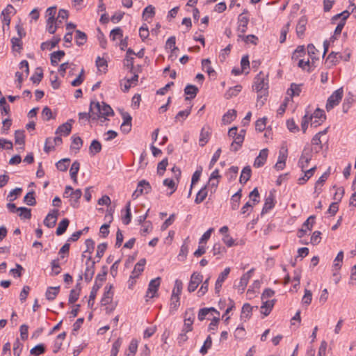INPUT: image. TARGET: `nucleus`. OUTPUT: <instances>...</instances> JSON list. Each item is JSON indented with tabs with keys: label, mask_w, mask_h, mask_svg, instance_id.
Returning <instances> with one entry per match:
<instances>
[{
	"label": "nucleus",
	"mask_w": 356,
	"mask_h": 356,
	"mask_svg": "<svg viewBox=\"0 0 356 356\" xmlns=\"http://www.w3.org/2000/svg\"><path fill=\"white\" fill-rule=\"evenodd\" d=\"M90 110L92 113V120H95L100 118H106V116L113 115L114 112L112 108L108 105L102 102H91L90 105Z\"/></svg>",
	"instance_id": "1"
},
{
	"label": "nucleus",
	"mask_w": 356,
	"mask_h": 356,
	"mask_svg": "<svg viewBox=\"0 0 356 356\" xmlns=\"http://www.w3.org/2000/svg\"><path fill=\"white\" fill-rule=\"evenodd\" d=\"M268 89V75L260 72L254 78L253 90L259 93L257 98H261L262 95H266Z\"/></svg>",
	"instance_id": "2"
},
{
	"label": "nucleus",
	"mask_w": 356,
	"mask_h": 356,
	"mask_svg": "<svg viewBox=\"0 0 356 356\" xmlns=\"http://www.w3.org/2000/svg\"><path fill=\"white\" fill-rule=\"evenodd\" d=\"M343 95V88H339L332 92L328 97L325 108L327 111L332 110L334 106H337L341 102Z\"/></svg>",
	"instance_id": "3"
},
{
	"label": "nucleus",
	"mask_w": 356,
	"mask_h": 356,
	"mask_svg": "<svg viewBox=\"0 0 356 356\" xmlns=\"http://www.w3.org/2000/svg\"><path fill=\"white\" fill-rule=\"evenodd\" d=\"M325 114L323 110L316 109L314 113L309 117L311 126L317 127L321 125L325 120Z\"/></svg>",
	"instance_id": "4"
},
{
	"label": "nucleus",
	"mask_w": 356,
	"mask_h": 356,
	"mask_svg": "<svg viewBox=\"0 0 356 356\" xmlns=\"http://www.w3.org/2000/svg\"><path fill=\"white\" fill-rule=\"evenodd\" d=\"M195 319V315L193 309H188L185 312L184 325L182 329L184 332H191L193 330V323Z\"/></svg>",
	"instance_id": "5"
},
{
	"label": "nucleus",
	"mask_w": 356,
	"mask_h": 356,
	"mask_svg": "<svg viewBox=\"0 0 356 356\" xmlns=\"http://www.w3.org/2000/svg\"><path fill=\"white\" fill-rule=\"evenodd\" d=\"M315 216H310L302 224V227L298 231V237L302 238L308 231H311L314 224Z\"/></svg>",
	"instance_id": "6"
},
{
	"label": "nucleus",
	"mask_w": 356,
	"mask_h": 356,
	"mask_svg": "<svg viewBox=\"0 0 356 356\" xmlns=\"http://www.w3.org/2000/svg\"><path fill=\"white\" fill-rule=\"evenodd\" d=\"M312 157V150L309 149H304L298 161V166L302 171L307 168Z\"/></svg>",
	"instance_id": "7"
},
{
	"label": "nucleus",
	"mask_w": 356,
	"mask_h": 356,
	"mask_svg": "<svg viewBox=\"0 0 356 356\" xmlns=\"http://www.w3.org/2000/svg\"><path fill=\"white\" fill-rule=\"evenodd\" d=\"M59 215L58 209H53L49 212L44 220V225L49 228L54 227L56 224Z\"/></svg>",
	"instance_id": "8"
},
{
	"label": "nucleus",
	"mask_w": 356,
	"mask_h": 356,
	"mask_svg": "<svg viewBox=\"0 0 356 356\" xmlns=\"http://www.w3.org/2000/svg\"><path fill=\"white\" fill-rule=\"evenodd\" d=\"M161 284V278L159 277L152 280L148 285L146 296L150 298H154L158 291Z\"/></svg>",
	"instance_id": "9"
},
{
	"label": "nucleus",
	"mask_w": 356,
	"mask_h": 356,
	"mask_svg": "<svg viewBox=\"0 0 356 356\" xmlns=\"http://www.w3.org/2000/svg\"><path fill=\"white\" fill-rule=\"evenodd\" d=\"M203 276L200 273H193L188 286V291L193 292L197 288L198 285L202 282Z\"/></svg>",
	"instance_id": "10"
},
{
	"label": "nucleus",
	"mask_w": 356,
	"mask_h": 356,
	"mask_svg": "<svg viewBox=\"0 0 356 356\" xmlns=\"http://www.w3.org/2000/svg\"><path fill=\"white\" fill-rule=\"evenodd\" d=\"M95 261H91V256H89L86 261V268L84 273L86 282H89L92 280L95 273Z\"/></svg>",
	"instance_id": "11"
},
{
	"label": "nucleus",
	"mask_w": 356,
	"mask_h": 356,
	"mask_svg": "<svg viewBox=\"0 0 356 356\" xmlns=\"http://www.w3.org/2000/svg\"><path fill=\"white\" fill-rule=\"evenodd\" d=\"M248 22L249 18L248 17L243 15V13L239 15L237 27V31L239 33L238 35H243L247 31Z\"/></svg>",
	"instance_id": "12"
},
{
	"label": "nucleus",
	"mask_w": 356,
	"mask_h": 356,
	"mask_svg": "<svg viewBox=\"0 0 356 356\" xmlns=\"http://www.w3.org/2000/svg\"><path fill=\"white\" fill-rule=\"evenodd\" d=\"M230 273V268L227 267L224 270L218 275V277L215 284V291L216 293H218L221 289L222 283L228 277Z\"/></svg>",
	"instance_id": "13"
},
{
	"label": "nucleus",
	"mask_w": 356,
	"mask_h": 356,
	"mask_svg": "<svg viewBox=\"0 0 356 356\" xmlns=\"http://www.w3.org/2000/svg\"><path fill=\"white\" fill-rule=\"evenodd\" d=\"M254 271V268H252L241 276L239 284L237 286L238 290L241 291V292H243L244 290L245 289L250 279L252 276Z\"/></svg>",
	"instance_id": "14"
},
{
	"label": "nucleus",
	"mask_w": 356,
	"mask_h": 356,
	"mask_svg": "<svg viewBox=\"0 0 356 356\" xmlns=\"http://www.w3.org/2000/svg\"><path fill=\"white\" fill-rule=\"evenodd\" d=\"M268 149L265 148L260 151L259 155L256 157L254 162V166L255 168H260L263 166L268 158Z\"/></svg>",
	"instance_id": "15"
},
{
	"label": "nucleus",
	"mask_w": 356,
	"mask_h": 356,
	"mask_svg": "<svg viewBox=\"0 0 356 356\" xmlns=\"http://www.w3.org/2000/svg\"><path fill=\"white\" fill-rule=\"evenodd\" d=\"M82 195V191L81 189H76L74 191H72L68 197H70V205L74 208H77L79 204V199Z\"/></svg>",
	"instance_id": "16"
},
{
	"label": "nucleus",
	"mask_w": 356,
	"mask_h": 356,
	"mask_svg": "<svg viewBox=\"0 0 356 356\" xmlns=\"http://www.w3.org/2000/svg\"><path fill=\"white\" fill-rule=\"evenodd\" d=\"M355 101L356 95H355L352 92H348L343 100V103L342 105L343 111L344 113H347L349 108L351 107V106Z\"/></svg>",
	"instance_id": "17"
},
{
	"label": "nucleus",
	"mask_w": 356,
	"mask_h": 356,
	"mask_svg": "<svg viewBox=\"0 0 356 356\" xmlns=\"http://www.w3.org/2000/svg\"><path fill=\"white\" fill-rule=\"evenodd\" d=\"M307 23V19L305 16H302L296 25V33L298 37L301 38L306 30V25Z\"/></svg>",
	"instance_id": "18"
},
{
	"label": "nucleus",
	"mask_w": 356,
	"mask_h": 356,
	"mask_svg": "<svg viewBox=\"0 0 356 356\" xmlns=\"http://www.w3.org/2000/svg\"><path fill=\"white\" fill-rule=\"evenodd\" d=\"M111 289L112 285H110L109 286H106L104 289L105 291L101 300L102 305H106L111 302L113 296V292L111 291Z\"/></svg>",
	"instance_id": "19"
},
{
	"label": "nucleus",
	"mask_w": 356,
	"mask_h": 356,
	"mask_svg": "<svg viewBox=\"0 0 356 356\" xmlns=\"http://www.w3.org/2000/svg\"><path fill=\"white\" fill-rule=\"evenodd\" d=\"M145 264L146 260L145 259H140L139 261L135 265L130 277L133 279L138 277L139 275L144 270V266Z\"/></svg>",
	"instance_id": "20"
},
{
	"label": "nucleus",
	"mask_w": 356,
	"mask_h": 356,
	"mask_svg": "<svg viewBox=\"0 0 356 356\" xmlns=\"http://www.w3.org/2000/svg\"><path fill=\"white\" fill-rule=\"evenodd\" d=\"M183 287V283L179 280H176L175 282V286L172 290L171 300L177 299V302L179 300V296L181 293Z\"/></svg>",
	"instance_id": "21"
},
{
	"label": "nucleus",
	"mask_w": 356,
	"mask_h": 356,
	"mask_svg": "<svg viewBox=\"0 0 356 356\" xmlns=\"http://www.w3.org/2000/svg\"><path fill=\"white\" fill-rule=\"evenodd\" d=\"M275 207L274 195L272 193L266 198L261 213H268Z\"/></svg>",
	"instance_id": "22"
},
{
	"label": "nucleus",
	"mask_w": 356,
	"mask_h": 356,
	"mask_svg": "<svg viewBox=\"0 0 356 356\" xmlns=\"http://www.w3.org/2000/svg\"><path fill=\"white\" fill-rule=\"evenodd\" d=\"M210 134L211 133L209 128L203 127L202 129L199 139V145L201 147H204L207 143Z\"/></svg>",
	"instance_id": "23"
},
{
	"label": "nucleus",
	"mask_w": 356,
	"mask_h": 356,
	"mask_svg": "<svg viewBox=\"0 0 356 356\" xmlns=\"http://www.w3.org/2000/svg\"><path fill=\"white\" fill-rule=\"evenodd\" d=\"M150 190L151 186L148 181L145 180H141L138 182L136 188V192H139V194H147Z\"/></svg>",
	"instance_id": "24"
},
{
	"label": "nucleus",
	"mask_w": 356,
	"mask_h": 356,
	"mask_svg": "<svg viewBox=\"0 0 356 356\" xmlns=\"http://www.w3.org/2000/svg\"><path fill=\"white\" fill-rule=\"evenodd\" d=\"M72 130V124L67 122L65 123H63V124L60 125L56 131V134H60L63 136H68Z\"/></svg>",
	"instance_id": "25"
},
{
	"label": "nucleus",
	"mask_w": 356,
	"mask_h": 356,
	"mask_svg": "<svg viewBox=\"0 0 356 356\" xmlns=\"http://www.w3.org/2000/svg\"><path fill=\"white\" fill-rule=\"evenodd\" d=\"M227 252L226 248L220 243H216L212 248V252L214 256H218V259L221 258Z\"/></svg>",
	"instance_id": "26"
},
{
	"label": "nucleus",
	"mask_w": 356,
	"mask_h": 356,
	"mask_svg": "<svg viewBox=\"0 0 356 356\" xmlns=\"http://www.w3.org/2000/svg\"><path fill=\"white\" fill-rule=\"evenodd\" d=\"M197 92L198 88L195 86L191 84L187 85L184 89V92L186 95H188L189 97H186V99L188 100L189 99L195 98L197 95Z\"/></svg>",
	"instance_id": "27"
},
{
	"label": "nucleus",
	"mask_w": 356,
	"mask_h": 356,
	"mask_svg": "<svg viewBox=\"0 0 356 356\" xmlns=\"http://www.w3.org/2000/svg\"><path fill=\"white\" fill-rule=\"evenodd\" d=\"M65 51L62 50H58L57 51H54L50 55L51 63L54 66H56L58 63L61 60V58L65 56Z\"/></svg>",
	"instance_id": "28"
},
{
	"label": "nucleus",
	"mask_w": 356,
	"mask_h": 356,
	"mask_svg": "<svg viewBox=\"0 0 356 356\" xmlns=\"http://www.w3.org/2000/svg\"><path fill=\"white\" fill-rule=\"evenodd\" d=\"M155 8L152 5H149L143 10L142 17L145 21L149 18H153L155 15Z\"/></svg>",
	"instance_id": "29"
},
{
	"label": "nucleus",
	"mask_w": 356,
	"mask_h": 356,
	"mask_svg": "<svg viewBox=\"0 0 356 356\" xmlns=\"http://www.w3.org/2000/svg\"><path fill=\"white\" fill-rule=\"evenodd\" d=\"M102 150V145L100 142L97 140H93L90 145L89 147V152L91 156H95V154L99 153Z\"/></svg>",
	"instance_id": "30"
},
{
	"label": "nucleus",
	"mask_w": 356,
	"mask_h": 356,
	"mask_svg": "<svg viewBox=\"0 0 356 356\" xmlns=\"http://www.w3.org/2000/svg\"><path fill=\"white\" fill-rule=\"evenodd\" d=\"M59 290H60L59 286L48 287L46 291V293H45L46 298L50 301L54 300L56 298V297L57 296V295L58 294Z\"/></svg>",
	"instance_id": "31"
},
{
	"label": "nucleus",
	"mask_w": 356,
	"mask_h": 356,
	"mask_svg": "<svg viewBox=\"0 0 356 356\" xmlns=\"http://www.w3.org/2000/svg\"><path fill=\"white\" fill-rule=\"evenodd\" d=\"M106 275L107 267L104 266L102 267V273H99L95 278V286H97V289H99L102 285V282L106 280Z\"/></svg>",
	"instance_id": "32"
},
{
	"label": "nucleus",
	"mask_w": 356,
	"mask_h": 356,
	"mask_svg": "<svg viewBox=\"0 0 356 356\" xmlns=\"http://www.w3.org/2000/svg\"><path fill=\"white\" fill-rule=\"evenodd\" d=\"M321 132L316 134L312 140V144L314 146L312 151L314 149L316 152H318L322 149V144L321 140Z\"/></svg>",
	"instance_id": "33"
},
{
	"label": "nucleus",
	"mask_w": 356,
	"mask_h": 356,
	"mask_svg": "<svg viewBox=\"0 0 356 356\" xmlns=\"http://www.w3.org/2000/svg\"><path fill=\"white\" fill-rule=\"evenodd\" d=\"M70 220L67 218L63 219L58 224V226L56 229V234L58 236H60L63 234L69 226Z\"/></svg>",
	"instance_id": "34"
},
{
	"label": "nucleus",
	"mask_w": 356,
	"mask_h": 356,
	"mask_svg": "<svg viewBox=\"0 0 356 356\" xmlns=\"http://www.w3.org/2000/svg\"><path fill=\"white\" fill-rule=\"evenodd\" d=\"M274 302H275L274 300H266V301L263 302V305L261 307V313L264 316H266L270 313L271 309L273 307Z\"/></svg>",
	"instance_id": "35"
},
{
	"label": "nucleus",
	"mask_w": 356,
	"mask_h": 356,
	"mask_svg": "<svg viewBox=\"0 0 356 356\" xmlns=\"http://www.w3.org/2000/svg\"><path fill=\"white\" fill-rule=\"evenodd\" d=\"M80 168V163L77 161L73 162L70 170V174L71 179L74 181V182H77V174L79 172Z\"/></svg>",
	"instance_id": "36"
},
{
	"label": "nucleus",
	"mask_w": 356,
	"mask_h": 356,
	"mask_svg": "<svg viewBox=\"0 0 356 356\" xmlns=\"http://www.w3.org/2000/svg\"><path fill=\"white\" fill-rule=\"evenodd\" d=\"M75 41H76V44L78 46L80 47V46L83 45L87 41L86 34L80 30H76V35H75Z\"/></svg>",
	"instance_id": "37"
},
{
	"label": "nucleus",
	"mask_w": 356,
	"mask_h": 356,
	"mask_svg": "<svg viewBox=\"0 0 356 356\" xmlns=\"http://www.w3.org/2000/svg\"><path fill=\"white\" fill-rule=\"evenodd\" d=\"M24 130H17L15 133V144L22 145L21 149H24Z\"/></svg>",
	"instance_id": "38"
},
{
	"label": "nucleus",
	"mask_w": 356,
	"mask_h": 356,
	"mask_svg": "<svg viewBox=\"0 0 356 356\" xmlns=\"http://www.w3.org/2000/svg\"><path fill=\"white\" fill-rule=\"evenodd\" d=\"M316 170V167L314 166L307 170H304V176L302 177L299 178L298 183L299 184H304L310 177H312L315 171Z\"/></svg>",
	"instance_id": "39"
},
{
	"label": "nucleus",
	"mask_w": 356,
	"mask_h": 356,
	"mask_svg": "<svg viewBox=\"0 0 356 356\" xmlns=\"http://www.w3.org/2000/svg\"><path fill=\"white\" fill-rule=\"evenodd\" d=\"M251 176V168L250 166H245L242 170L240 176L241 184H245L250 178Z\"/></svg>",
	"instance_id": "40"
},
{
	"label": "nucleus",
	"mask_w": 356,
	"mask_h": 356,
	"mask_svg": "<svg viewBox=\"0 0 356 356\" xmlns=\"http://www.w3.org/2000/svg\"><path fill=\"white\" fill-rule=\"evenodd\" d=\"M236 111L234 109H231L224 114L222 120L225 124H229L236 118Z\"/></svg>",
	"instance_id": "41"
},
{
	"label": "nucleus",
	"mask_w": 356,
	"mask_h": 356,
	"mask_svg": "<svg viewBox=\"0 0 356 356\" xmlns=\"http://www.w3.org/2000/svg\"><path fill=\"white\" fill-rule=\"evenodd\" d=\"M188 237L184 241V243L181 246L180 252L178 255V259L180 261H183L186 259L188 252Z\"/></svg>",
	"instance_id": "42"
},
{
	"label": "nucleus",
	"mask_w": 356,
	"mask_h": 356,
	"mask_svg": "<svg viewBox=\"0 0 356 356\" xmlns=\"http://www.w3.org/2000/svg\"><path fill=\"white\" fill-rule=\"evenodd\" d=\"M342 59L343 56L341 54L334 51H332L327 56V60L332 65H337Z\"/></svg>",
	"instance_id": "43"
},
{
	"label": "nucleus",
	"mask_w": 356,
	"mask_h": 356,
	"mask_svg": "<svg viewBox=\"0 0 356 356\" xmlns=\"http://www.w3.org/2000/svg\"><path fill=\"white\" fill-rule=\"evenodd\" d=\"M43 77V71L41 67L35 69L34 74L31 76V80L33 83L38 84Z\"/></svg>",
	"instance_id": "44"
},
{
	"label": "nucleus",
	"mask_w": 356,
	"mask_h": 356,
	"mask_svg": "<svg viewBox=\"0 0 356 356\" xmlns=\"http://www.w3.org/2000/svg\"><path fill=\"white\" fill-rule=\"evenodd\" d=\"M81 291V288L79 286V284H77L76 286V289L71 290L70 296H69V303L75 302L79 296V292Z\"/></svg>",
	"instance_id": "45"
},
{
	"label": "nucleus",
	"mask_w": 356,
	"mask_h": 356,
	"mask_svg": "<svg viewBox=\"0 0 356 356\" xmlns=\"http://www.w3.org/2000/svg\"><path fill=\"white\" fill-rule=\"evenodd\" d=\"M131 220V202H128L125 207V215L122 218V222L128 225Z\"/></svg>",
	"instance_id": "46"
},
{
	"label": "nucleus",
	"mask_w": 356,
	"mask_h": 356,
	"mask_svg": "<svg viewBox=\"0 0 356 356\" xmlns=\"http://www.w3.org/2000/svg\"><path fill=\"white\" fill-rule=\"evenodd\" d=\"M252 307L250 306V304L245 303L243 305L242 307L241 318L242 319H244L245 321L246 319H248L250 317L251 313H252Z\"/></svg>",
	"instance_id": "47"
},
{
	"label": "nucleus",
	"mask_w": 356,
	"mask_h": 356,
	"mask_svg": "<svg viewBox=\"0 0 356 356\" xmlns=\"http://www.w3.org/2000/svg\"><path fill=\"white\" fill-rule=\"evenodd\" d=\"M202 70L208 73L209 76L215 74L214 70L211 66V60L209 58L203 59L202 61Z\"/></svg>",
	"instance_id": "48"
},
{
	"label": "nucleus",
	"mask_w": 356,
	"mask_h": 356,
	"mask_svg": "<svg viewBox=\"0 0 356 356\" xmlns=\"http://www.w3.org/2000/svg\"><path fill=\"white\" fill-rule=\"evenodd\" d=\"M241 86L237 85L233 88H230L225 94V96L227 99L232 98V97L236 96L239 92L241 90Z\"/></svg>",
	"instance_id": "49"
},
{
	"label": "nucleus",
	"mask_w": 356,
	"mask_h": 356,
	"mask_svg": "<svg viewBox=\"0 0 356 356\" xmlns=\"http://www.w3.org/2000/svg\"><path fill=\"white\" fill-rule=\"evenodd\" d=\"M207 196V187L204 186V187L202 188L197 193V195H196V197L195 200V202L196 204H200V203L202 202L205 200Z\"/></svg>",
	"instance_id": "50"
},
{
	"label": "nucleus",
	"mask_w": 356,
	"mask_h": 356,
	"mask_svg": "<svg viewBox=\"0 0 356 356\" xmlns=\"http://www.w3.org/2000/svg\"><path fill=\"white\" fill-rule=\"evenodd\" d=\"M301 92V85L291 83V88L288 89L287 94L291 97L298 96Z\"/></svg>",
	"instance_id": "51"
},
{
	"label": "nucleus",
	"mask_w": 356,
	"mask_h": 356,
	"mask_svg": "<svg viewBox=\"0 0 356 356\" xmlns=\"http://www.w3.org/2000/svg\"><path fill=\"white\" fill-rule=\"evenodd\" d=\"M70 162V159H63L58 161L56 164V168L58 170L65 172L67 170L69 163Z\"/></svg>",
	"instance_id": "52"
},
{
	"label": "nucleus",
	"mask_w": 356,
	"mask_h": 356,
	"mask_svg": "<svg viewBox=\"0 0 356 356\" xmlns=\"http://www.w3.org/2000/svg\"><path fill=\"white\" fill-rule=\"evenodd\" d=\"M211 346H212V339H211V336L209 335L207 337L206 340L204 341L203 346L201 347V348L200 350V353L202 355L207 354L208 350L209 348H211Z\"/></svg>",
	"instance_id": "53"
},
{
	"label": "nucleus",
	"mask_w": 356,
	"mask_h": 356,
	"mask_svg": "<svg viewBox=\"0 0 356 356\" xmlns=\"http://www.w3.org/2000/svg\"><path fill=\"white\" fill-rule=\"evenodd\" d=\"M123 31L121 28L116 27L111 30L110 33V38L111 40L115 41L116 39H121L123 36Z\"/></svg>",
	"instance_id": "54"
},
{
	"label": "nucleus",
	"mask_w": 356,
	"mask_h": 356,
	"mask_svg": "<svg viewBox=\"0 0 356 356\" xmlns=\"http://www.w3.org/2000/svg\"><path fill=\"white\" fill-rule=\"evenodd\" d=\"M19 211V216L22 219H30L31 218V210L26 207H19L17 209Z\"/></svg>",
	"instance_id": "55"
},
{
	"label": "nucleus",
	"mask_w": 356,
	"mask_h": 356,
	"mask_svg": "<svg viewBox=\"0 0 356 356\" xmlns=\"http://www.w3.org/2000/svg\"><path fill=\"white\" fill-rule=\"evenodd\" d=\"M175 44H176L175 36H171L166 41L165 48L170 49L172 50V54L174 51H176L178 50V48L175 46Z\"/></svg>",
	"instance_id": "56"
},
{
	"label": "nucleus",
	"mask_w": 356,
	"mask_h": 356,
	"mask_svg": "<svg viewBox=\"0 0 356 356\" xmlns=\"http://www.w3.org/2000/svg\"><path fill=\"white\" fill-rule=\"evenodd\" d=\"M72 143L71 145V149H75L76 150H79L83 145L82 139L79 136H72Z\"/></svg>",
	"instance_id": "57"
},
{
	"label": "nucleus",
	"mask_w": 356,
	"mask_h": 356,
	"mask_svg": "<svg viewBox=\"0 0 356 356\" xmlns=\"http://www.w3.org/2000/svg\"><path fill=\"white\" fill-rule=\"evenodd\" d=\"M134 57L126 55V57L124 60V65L127 67L130 72H134L135 70V67L134 66Z\"/></svg>",
	"instance_id": "58"
},
{
	"label": "nucleus",
	"mask_w": 356,
	"mask_h": 356,
	"mask_svg": "<svg viewBox=\"0 0 356 356\" xmlns=\"http://www.w3.org/2000/svg\"><path fill=\"white\" fill-rule=\"evenodd\" d=\"M238 37L241 38L245 43H251L253 44H257L258 38L254 35H238Z\"/></svg>",
	"instance_id": "59"
},
{
	"label": "nucleus",
	"mask_w": 356,
	"mask_h": 356,
	"mask_svg": "<svg viewBox=\"0 0 356 356\" xmlns=\"http://www.w3.org/2000/svg\"><path fill=\"white\" fill-rule=\"evenodd\" d=\"M24 202L29 206H34L36 204V201L34 197V192H29L24 198Z\"/></svg>",
	"instance_id": "60"
},
{
	"label": "nucleus",
	"mask_w": 356,
	"mask_h": 356,
	"mask_svg": "<svg viewBox=\"0 0 356 356\" xmlns=\"http://www.w3.org/2000/svg\"><path fill=\"white\" fill-rule=\"evenodd\" d=\"M55 145L53 138H47L45 140L44 151L48 154L54 149Z\"/></svg>",
	"instance_id": "61"
},
{
	"label": "nucleus",
	"mask_w": 356,
	"mask_h": 356,
	"mask_svg": "<svg viewBox=\"0 0 356 356\" xmlns=\"http://www.w3.org/2000/svg\"><path fill=\"white\" fill-rule=\"evenodd\" d=\"M65 337H66L65 332H63L57 336L56 340L55 341L56 349L54 350V353H56L60 348V347L62 346V341L65 339Z\"/></svg>",
	"instance_id": "62"
},
{
	"label": "nucleus",
	"mask_w": 356,
	"mask_h": 356,
	"mask_svg": "<svg viewBox=\"0 0 356 356\" xmlns=\"http://www.w3.org/2000/svg\"><path fill=\"white\" fill-rule=\"evenodd\" d=\"M45 352L44 345L42 343L38 344L33 348H31L30 353L31 355H39Z\"/></svg>",
	"instance_id": "63"
},
{
	"label": "nucleus",
	"mask_w": 356,
	"mask_h": 356,
	"mask_svg": "<svg viewBox=\"0 0 356 356\" xmlns=\"http://www.w3.org/2000/svg\"><path fill=\"white\" fill-rule=\"evenodd\" d=\"M122 343V340L121 338H118L112 346V348L111 350V354L113 355H118L120 348Z\"/></svg>",
	"instance_id": "64"
}]
</instances>
